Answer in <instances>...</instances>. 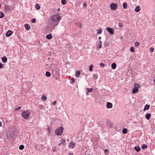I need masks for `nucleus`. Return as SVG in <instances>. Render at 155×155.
Returning a JSON list of instances; mask_svg holds the SVG:
<instances>
[{
    "label": "nucleus",
    "instance_id": "obj_54",
    "mask_svg": "<svg viewBox=\"0 0 155 155\" xmlns=\"http://www.w3.org/2000/svg\"><path fill=\"white\" fill-rule=\"evenodd\" d=\"M101 37H99V39H101Z\"/></svg>",
    "mask_w": 155,
    "mask_h": 155
},
{
    "label": "nucleus",
    "instance_id": "obj_31",
    "mask_svg": "<svg viewBox=\"0 0 155 155\" xmlns=\"http://www.w3.org/2000/svg\"><path fill=\"white\" fill-rule=\"evenodd\" d=\"M66 0H61V2L62 5H65L66 4Z\"/></svg>",
    "mask_w": 155,
    "mask_h": 155
},
{
    "label": "nucleus",
    "instance_id": "obj_28",
    "mask_svg": "<svg viewBox=\"0 0 155 155\" xmlns=\"http://www.w3.org/2000/svg\"><path fill=\"white\" fill-rule=\"evenodd\" d=\"M4 16V13L0 11V18H3Z\"/></svg>",
    "mask_w": 155,
    "mask_h": 155
},
{
    "label": "nucleus",
    "instance_id": "obj_59",
    "mask_svg": "<svg viewBox=\"0 0 155 155\" xmlns=\"http://www.w3.org/2000/svg\"><path fill=\"white\" fill-rule=\"evenodd\" d=\"M123 38V36H121V37H120V38L121 39Z\"/></svg>",
    "mask_w": 155,
    "mask_h": 155
},
{
    "label": "nucleus",
    "instance_id": "obj_19",
    "mask_svg": "<svg viewBox=\"0 0 155 155\" xmlns=\"http://www.w3.org/2000/svg\"><path fill=\"white\" fill-rule=\"evenodd\" d=\"M111 68L113 69H115L116 68V64L115 63H113L111 65Z\"/></svg>",
    "mask_w": 155,
    "mask_h": 155
},
{
    "label": "nucleus",
    "instance_id": "obj_57",
    "mask_svg": "<svg viewBox=\"0 0 155 155\" xmlns=\"http://www.w3.org/2000/svg\"><path fill=\"white\" fill-rule=\"evenodd\" d=\"M58 11H60V8H58Z\"/></svg>",
    "mask_w": 155,
    "mask_h": 155
},
{
    "label": "nucleus",
    "instance_id": "obj_8",
    "mask_svg": "<svg viewBox=\"0 0 155 155\" xmlns=\"http://www.w3.org/2000/svg\"><path fill=\"white\" fill-rule=\"evenodd\" d=\"M113 107L112 104L110 102H108L107 104V108H111Z\"/></svg>",
    "mask_w": 155,
    "mask_h": 155
},
{
    "label": "nucleus",
    "instance_id": "obj_9",
    "mask_svg": "<svg viewBox=\"0 0 155 155\" xmlns=\"http://www.w3.org/2000/svg\"><path fill=\"white\" fill-rule=\"evenodd\" d=\"M12 34V32L11 30H8L6 32L5 35L6 37H9Z\"/></svg>",
    "mask_w": 155,
    "mask_h": 155
},
{
    "label": "nucleus",
    "instance_id": "obj_24",
    "mask_svg": "<svg viewBox=\"0 0 155 155\" xmlns=\"http://www.w3.org/2000/svg\"><path fill=\"white\" fill-rule=\"evenodd\" d=\"M87 92L89 93H91L93 91V89L92 88H87Z\"/></svg>",
    "mask_w": 155,
    "mask_h": 155
},
{
    "label": "nucleus",
    "instance_id": "obj_1",
    "mask_svg": "<svg viewBox=\"0 0 155 155\" xmlns=\"http://www.w3.org/2000/svg\"><path fill=\"white\" fill-rule=\"evenodd\" d=\"M61 19V17L58 14H56L53 15L51 17V19L54 22H58L60 21Z\"/></svg>",
    "mask_w": 155,
    "mask_h": 155
},
{
    "label": "nucleus",
    "instance_id": "obj_16",
    "mask_svg": "<svg viewBox=\"0 0 155 155\" xmlns=\"http://www.w3.org/2000/svg\"><path fill=\"white\" fill-rule=\"evenodd\" d=\"M25 29L27 30H28L30 28V26L28 24H25Z\"/></svg>",
    "mask_w": 155,
    "mask_h": 155
},
{
    "label": "nucleus",
    "instance_id": "obj_18",
    "mask_svg": "<svg viewBox=\"0 0 155 155\" xmlns=\"http://www.w3.org/2000/svg\"><path fill=\"white\" fill-rule=\"evenodd\" d=\"M52 38V35L51 34H50L49 35H48L46 36V38L49 40L51 39Z\"/></svg>",
    "mask_w": 155,
    "mask_h": 155
},
{
    "label": "nucleus",
    "instance_id": "obj_58",
    "mask_svg": "<svg viewBox=\"0 0 155 155\" xmlns=\"http://www.w3.org/2000/svg\"><path fill=\"white\" fill-rule=\"evenodd\" d=\"M1 4H0V8H1Z\"/></svg>",
    "mask_w": 155,
    "mask_h": 155
},
{
    "label": "nucleus",
    "instance_id": "obj_49",
    "mask_svg": "<svg viewBox=\"0 0 155 155\" xmlns=\"http://www.w3.org/2000/svg\"><path fill=\"white\" fill-rule=\"evenodd\" d=\"M83 6L86 7L87 6V4L86 3H84L83 4Z\"/></svg>",
    "mask_w": 155,
    "mask_h": 155
},
{
    "label": "nucleus",
    "instance_id": "obj_7",
    "mask_svg": "<svg viewBox=\"0 0 155 155\" xmlns=\"http://www.w3.org/2000/svg\"><path fill=\"white\" fill-rule=\"evenodd\" d=\"M4 9L6 12L9 11L10 9V6L8 5L5 4Z\"/></svg>",
    "mask_w": 155,
    "mask_h": 155
},
{
    "label": "nucleus",
    "instance_id": "obj_11",
    "mask_svg": "<svg viewBox=\"0 0 155 155\" xmlns=\"http://www.w3.org/2000/svg\"><path fill=\"white\" fill-rule=\"evenodd\" d=\"M69 146L70 147H71L72 148H73L75 146V143L71 142L69 144Z\"/></svg>",
    "mask_w": 155,
    "mask_h": 155
},
{
    "label": "nucleus",
    "instance_id": "obj_5",
    "mask_svg": "<svg viewBox=\"0 0 155 155\" xmlns=\"http://www.w3.org/2000/svg\"><path fill=\"white\" fill-rule=\"evenodd\" d=\"M117 4L114 3H112L110 5V7L112 10H115L117 8Z\"/></svg>",
    "mask_w": 155,
    "mask_h": 155
},
{
    "label": "nucleus",
    "instance_id": "obj_50",
    "mask_svg": "<svg viewBox=\"0 0 155 155\" xmlns=\"http://www.w3.org/2000/svg\"><path fill=\"white\" fill-rule=\"evenodd\" d=\"M2 126V122L1 121H0V127H1Z\"/></svg>",
    "mask_w": 155,
    "mask_h": 155
},
{
    "label": "nucleus",
    "instance_id": "obj_12",
    "mask_svg": "<svg viewBox=\"0 0 155 155\" xmlns=\"http://www.w3.org/2000/svg\"><path fill=\"white\" fill-rule=\"evenodd\" d=\"M138 91V89L134 87L132 90V93H136Z\"/></svg>",
    "mask_w": 155,
    "mask_h": 155
},
{
    "label": "nucleus",
    "instance_id": "obj_47",
    "mask_svg": "<svg viewBox=\"0 0 155 155\" xmlns=\"http://www.w3.org/2000/svg\"><path fill=\"white\" fill-rule=\"evenodd\" d=\"M71 80H72V83H74L75 82V79L74 78H71Z\"/></svg>",
    "mask_w": 155,
    "mask_h": 155
},
{
    "label": "nucleus",
    "instance_id": "obj_41",
    "mask_svg": "<svg viewBox=\"0 0 155 155\" xmlns=\"http://www.w3.org/2000/svg\"><path fill=\"white\" fill-rule=\"evenodd\" d=\"M139 45V43L138 42H136L135 43V46L136 47H137Z\"/></svg>",
    "mask_w": 155,
    "mask_h": 155
},
{
    "label": "nucleus",
    "instance_id": "obj_42",
    "mask_svg": "<svg viewBox=\"0 0 155 155\" xmlns=\"http://www.w3.org/2000/svg\"><path fill=\"white\" fill-rule=\"evenodd\" d=\"M154 50V48L153 47H151L150 48V51L151 52H152Z\"/></svg>",
    "mask_w": 155,
    "mask_h": 155
},
{
    "label": "nucleus",
    "instance_id": "obj_23",
    "mask_svg": "<svg viewBox=\"0 0 155 155\" xmlns=\"http://www.w3.org/2000/svg\"><path fill=\"white\" fill-rule=\"evenodd\" d=\"M45 75L47 77H50L51 76V74L50 72L46 71L45 73Z\"/></svg>",
    "mask_w": 155,
    "mask_h": 155
},
{
    "label": "nucleus",
    "instance_id": "obj_44",
    "mask_svg": "<svg viewBox=\"0 0 155 155\" xmlns=\"http://www.w3.org/2000/svg\"><path fill=\"white\" fill-rule=\"evenodd\" d=\"M123 25L121 23H119L118 24V26L120 27H122L123 26Z\"/></svg>",
    "mask_w": 155,
    "mask_h": 155
},
{
    "label": "nucleus",
    "instance_id": "obj_55",
    "mask_svg": "<svg viewBox=\"0 0 155 155\" xmlns=\"http://www.w3.org/2000/svg\"><path fill=\"white\" fill-rule=\"evenodd\" d=\"M61 144H62V143H59L58 144V145H59V146H60V145H61Z\"/></svg>",
    "mask_w": 155,
    "mask_h": 155
},
{
    "label": "nucleus",
    "instance_id": "obj_35",
    "mask_svg": "<svg viewBox=\"0 0 155 155\" xmlns=\"http://www.w3.org/2000/svg\"><path fill=\"white\" fill-rule=\"evenodd\" d=\"M35 7L38 10L40 9V6L38 4H36L35 5Z\"/></svg>",
    "mask_w": 155,
    "mask_h": 155
},
{
    "label": "nucleus",
    "instance_id": "obj_45",
    "mask_svg": "<svg viewBox=\"0 0 155 155\" xmlns=\"http://www.w3.org/2000/svg\"><path fill=\"white\" fill-rule=\"evenodd\" d=\"M3 68V66L2 64L0 62V69Z\"/></svg>",
    "mask_w": 155,
    "mask_h": 155
},
{
    "label": "nucleus",
    "instance_id": "obj_51",
    "mask_svg": "<svg viewBox=\"0 0 155 155\" xmlns=\"http://www.w3.org/2000/svg\"><path fill=\"white\" fill-rule=\"evenodd\" d=\"M108 151V149H106L105 150V152H107Z\"/></svg>",
    "mask_w": 155,
    "mask_h": 155
},
{
    "label": "nucleus",
    "instance_id": "obj_27",
    "mask_svg": "<svg viewBox=\"0 0 155 155\" xmlns=\"http://www.w3.org/2000/svg\"><path fill=\"white\" fill-rule=\"evenodd\" d=\"M47 99V97L43 95L41 97V99L42 100H43L44 101L46 100Z\"/></svg>",
    "mask_w": 155,
    "mask_h": 155
},
{
    "label": "nucleus",
    "instance_id": "obj_37",
    "mask_svg": "<svg viewBox=\"0 0 155 155\" xmlns=\"http://www.w3.org/2000/svg\"><path fill=\"white\" fill-rule=\"evenodd\" d=\"M93 65L92 64H91L89 67V70L90 71H93Z\"/></svg>",
    "mask_w": 155,
    "mask_h": 155
},
{
    "label": "nucleus",
    "instance_id": "obj_34",
    "mask_svg": "<svg viewBox=\"0 0 155 155\" xmlns=\"http://www.w3.org/2000/svg\"><path fill=\"white\" fill-rule=\"evenodd\" d=\"M102 29H99L97 31V33L99 34H100L102 33Z\"/></svg>",
    "mask_w": 155,
    "mask_h": 155
},
{
    "label": "nucleus",
    "instance_id": "obj_29",
    "mask_svg": "<svg viewBox=\"0 0 155 155\" xmlns=\"http://www.w3.org/2000/svg\"><path fill=\"white\" fill-rule=\"evenodd\" d=\"M123 8L124 9H126L127 7V4L126 3H124L123 5Z\"/></svg>",
    "mask_w": 155,
    "mask_h": 155
},
{
    "label": "nucleus",
    "instance_id": "obj_10",
    "mask_svg": "<svg viewBox=\"0 0 155 155\" xmlns=\"http://www.w3.org/2000/svg\"><path fill=\"white\" fill-rule=\"evenodd\" d=\"M2 60L3 63H5L7 62V58L6 56H4L2 58Z\"/></svg>",
    "mask_w": 155,
    "mask_h": 155
},
{
    "label": "nucleus",
    "instance_id": "obj_33",
    "mask_svg": "<svg viewBox=\"0 0 155 155\" xmlns=\"http://www.w3.org/2000/svg\"><path fill=\"white\" fill-rule=\"evenodd\" d=\"M19 149L20 150H22L24 148V146L23 145H21L19 146Z\"/></svg>",
    "mask_w": 155,
    "mask_h": 155
},
{
    "label": "nucleus",
    "instance_id": "obj_61",
    "mask_svg": "<svg viewBox=\"0 0 155 155\" xmlns=\"http://www.w3.org/2000/svg\"><path fill=\"white\" fill-rule=\"evenodd\" d=\"M87 155H90V154H87Z\"/></svg>",
    "mask_w": 155,
    "mask_h": 155
},
{
    "label": "nucleus",
    "instance_id": "obj_60",
    "mask_svg": "<svg viewBox=\"0 0 155 155\" xmlns=\"http://www.w3.org/2000/svg\"><path fill=\"white\" fill-rule=\"evenodd\" d=\"M154 83H155V78L154 79Z\"/></svg>",
    "mask_w": 155,
    "mask_h": 155
},
{
    "label": "nucleus",
    "instance_id": "obj_21",
    "mask_svg": "<svg viewBox=\"0 0 155 155\" xmlns=\"http://www.w3.org/2000/svg\"><path fill=\"white\" fill-rule=\"evenodd\" d=\"M81 73V72L79 71H77L75 72V75L76 76L77 78H79L80 77V75Z\"/></svg>",
    "mask_w": 155,
    "mask_h": 155
},
{
    "label": "nucleus",
    "instance_id": "obj_26",
    "mask_svg": "<svg viewBox=\"0 0 155 155\" xmlns=\"http://www.w3.org/2000/svg\"><path fill=\"white\" fill-rule=\"evenodd\" d=\"M127 132V130L126 128H124L122 130V133L123 134H126Z\"/></svg>",
    "mask_w": 155,
    "mask_h": 155
},
{
    "label": "nucleus",
    "instance_id": "obj_46",
    "mask_svg": "<svg viewBox=\"0 0 155 155\" xmlns=\"http://www.w3.org/2000/svg\"><path fill=\"white\" fill-rule=\"evenodd\" d=\"M21 108V107H18L17 108H15V110H18Z\"/></svg>",
    "mask_w": 155,
    "mask_h": 155
},
{
    "label": "nucleus",
    "instance_id": "obj_15",
    "mask_svg": "<svg viewBox=\"0 0 155 155\" xmlns=\"http://www.w3.org/2000/svg\"><path fill=\"white\" fill-rule=\"evenodd\" d=\"M52 26L54 28V27L57 25L58 24V22H52L51 23Z\"/></svg>",
    "mask_w": 155,
    "mask_h": 155
},
{
    "label": "nucleus",
    "instance_id": "obj_48",
    "mask_svg": "<svg viewBox=\"0 0 155 155\" xmlns=\"http://www.w3.org/2000/svg\"><path fill=\"white\" fill-rule=\"evenodd\" d=\"M56 102H57L56 101H54L52 103V104L53 105H55V104H56Z\"/></svg>",
    "mask_w": 155,
    "mask_h": 155
},
{
    "label": "nucleus",
    "instance_id": "obj_39",
    "mask_svg": "<svg viewBox=\"0 0 155 155\" xmlns=\"http://www.w3.org/2000/svg\"><path fill=\"white\" fill-rule=\"evenodd\" d=\"M31 21L32 23H34L36 22V19L35 18H33L31 20Z\"/></svg>",
    "mask_w": 155,
    "mask_h": 155
},
{
    "label": "nucleus",
    "instance_id": "obj_53",
    "mask_svg": "<svg viewBox=\"0 0 155 155\" xmlns=\"http://www.w3.org/2000/svg\"><path fill=\"white\" fill-rule=\"evenodd\" d=\"M88 93H89V92H87H87H86V94H87V95H88V94H88Z\"/></svg>",
    "mask_w": 155,
    "mask_h": 155
},
{
    "label": "nucleus",
    "instance_id": "obj_36",
    "mask_svg": "<svg viewBox=\"0 0 155 155\" xmlns=\"http://www.w3.org/2000/svg\"><path fill=\"white\" fill-rule=\"evenodd\" d=\"M130 50L131 52H134L135 51V48L134 47H131L130 48Z\"/></svg>",
    "mask_w": 155,
    "mask_h": 155
},
{
    "label": "nucleus",
    "instance_id": "obj_6",
    "mask_svg": "<svg viewBox=\"0 0 155 155\" xmlns=\"http://www.w3.org/2000/svg\"><path fill=\"white\" fill-rule=\"evenodd\" d=\"M107 31L111 35L113 34L114 33V29L110 27H107L106 28Z\"/></svg>",
    "mask_w": 155,
    "mask_h": 155
},
{
    "label": "nucleus",
    "instance_id": "obj_52",
    "mask_svg": "<svg viewBox=\"0 0 155 155\" xmlns=\"http://www.w3.org/2000/svg\"><path fill=\"white\" fill-rule=\"evenodd\" d=\"M48 131H49V133H50V129L49 128H48Z\"/></svg>",
    "mask_w": 155,
    "mask_h": 155
},
{
    "label": "nucleus",
    "instance_id": "obj_17",
    "mask_svg": "<svg viewBox=\"0 0 155 155\" xmlns=\"http://www.w3.org/2000/svg\"><path fill=\"white\" fill-rule=\"evenodd\" d=\"M151 116V114L150 113H147L145 115L146 118L147 119L149 120Z\"/></svg>",
    "mask_w": 155,
    "mask_h": 155
},
{
    "label": "nucleus",
    "instance_id": "obj_4",
    "mask_svg": "<svg viewBox=\"0 0 155 155\" xmlns=\"http://www.w3.org/2000/svg\"><path fill=\"white\" fill-rule=\"evenodd\" d=\"M30 112L29 110H25L23 111L22 115L23 117L25 119H28L30 115Z\"/></svg>",
    "mask_w": 155,
    "mask_h": 155
},
{
    "label": "nucleus",
    "instance_id": "obj_2",
    "mask_svg": "<svg viewBox=\"0 0 155 155\" xmlns=\"http://www.w3.org/2000/svg\"><path fill=\"white\" fill-rule=\"evenodd\" d=\"M52 74L56 78L58 77L60 74L59 69L57 67H55L52 69Z\"/></svg>",
    "mask_w": 155,
    "mask_h": 155
},
{
    "label": "nucleus",
    "instance_id": "obj_40",
    "mask_svg": "<svg viewBox=\"0 0 155 155\" xmlns=\"http://www.w3.org/2000/svg\"><path fill=\"white\" fill-rule=\"evenodd\" d=\"M76 25L81 28L82 26L81 24L79 22L76 23Z\"/></svg>",
    "mask_w": 155,
    "mask_h": 155
},
{
    "label": "nucleus",
    "instance_id": "obj_3",
    "mask_svg": "<svg viewBox=\"0 0 155 155\" xmlns=\"http://www.w3.org/2000/svg\"><path fill=\"white\" fill-rule=\"evenodd\" d=\"M64 131V128L62 127H60L57 128L55 130L56 134L58 136L61 135Z\"/></svg>",
    "mask_w": 155,
    "mask_h": 155
},
{
    "label": "nucleus",
    "instance_id": "obj_14",
    "mask_svg": "<svg viewBox=\"0 0 155 155\" xmlns=\"http://www.w3.org/2000/svg\"><path fill=\"white\" fill-rule=\"evenodd\" d=\"M141 10L140 7V6H137L135 9V11L137 12H139Z\"/></svg>",
    "mask_w": 155,
    "mask_h": 155
},
{
    "label": "nucleus",
    "instance_id": "obj_30",
    "mask_svg": "<svg viewBox=\"0 0 155 155\" xmlns=\"http://www.w3.org/2000/svg\"><path fill=\"white\" fill-rule=\"evenodd\" d=\"M93 74V78L94 79H97V78L98 77V75L97 74Z\"/></svg>",
    "mask_w": 155,
    "mask_h": 155
},
{
    "label": "nucleus",
    "instance_id": "obj_13",
    "mask_svg": "<svg viewBox=\"0 0 155 155\" xmlns=\"http://www.w3.org/2000/svg\"><path fill=\"white\" fill-rule=\"evenodd\" d=\"M150 107V105H148L147 104H146L144 106V107L143 109V110L145 111L146 110H148L149 109Z\"/></svg>",
    "mask_w": 155,
    "mask_h": 155
},
{
    "label": "nucleus",
    "instance_id": "obj_22",
    "mask_svg": "<svg viewBox=\"0 0 155 155\" xmlns=\"http://www.w3.org/2000/svg\"><path fill=\"white\" fill-rule=\"evenodd\" d=\"M134 149L137 152H139L140 150V148L139 146H136L134 148Z\"/></svg>",
    "mask_w": 155,
    "mask_h": 155
},
{
    "label": "nucleus",
    "instance_id": "obj_43",
    "mask_svg": "<svg viewBox=\"0 0 155 155\" xmlns=\"http://www.w3.org/2000/svg\"><path fill=\"white\" fill-rule=\"evenodd\" d=\"M100 66L103 68L104 67V66H105V64H104L102 63H101L100 64Z\"/></svg>",
    "mask_w": 155,
    "mask_h": 155
},
{
    "label": "nucleus",
    "instance_id": "obj_32",
    "mask_svg": "<svg viewBox=\"0 0 155 155\" xmlns=\"http://www.w3.org/2000/svg\"><path fill=\"white\" fill-rule=\"evenodd\" d=\"M147 145H145V144H144L142 145V146L141 147V148L143 149H144L147 148Z\"/></svg>",
    "mask_w": 155,
    "mask_h": 155
},
{
    "label": "nucleus",
    "instance_id": "obj_56",
    "mask_svg": "<svg viewBox=\"0 0 155 155\" xmlns=\"http://www.w3.org/2000/svg\"><path fill=\"white\" fill-rule=\"evenodd\" d=\"M69 155H73V154L72 153H70Z\"/></svg>",
    "mask_w": 155,
    "mask_h": 155
},
{
    "label": "nucleus",
    "instance_id": "obj_38",
    "mask_svg": "<svg viewBox=\"0 0 155 155\" xmlns=\"http://www.w3.org/2000/svg\"><path fill=\"white\" fill-rule=\"evenodd\" d=\"M65 142H66V141H65V140H64L63 139H62L61 140V143H62L63 144H64L65 143Z\"/></svg>",
    "mask_w": 155,
    "mask_h": 155
},
{
    "label": "nucleus",
    "instance_id": "obj_25",
    "mask_svg": "<svg viewBox=\"0 0 155 155\" xmlns=\"http://www.w3.org/2000/svg\"><path fill=\"white\" fill-rule=\"evenodd\" d=\"M98 43H99V47H98V48L99 49H100L101 48V45H102V41L101 40L99 41H98Z\"/></svg>",
    "mask_w": 155,
    "mask_h": 155
},
{
    "label": "nucleus",
    "instance_id": "obj_20",
    "mask_svg": "<svg viewBox=\"0 0 155 155\" xmlns=\"http://www.w3.org/2000/svg\"><path fill=\"white\" fill-rule=\"evenodd\" d=\"M134 87L137 88V89L140 88V84L136 83L134 84Z\"/></svg>",
    "mask_w": 155,
    "mask_h": 155
}]
</instances>
